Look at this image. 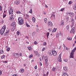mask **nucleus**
Listing matches in <instances>:
<instances>
[{"label":"nucleus","instance_id":"54","mask_svg":"<svg viewBox=\"0 0 76 76\" xmlns=\"http://www.w3.org/2000/svg\"><path fill=\"white\" fill-rule=\"evenodd\" d=\"M34 43L35 44H38V43H37V42L36 41H35Z\"/></svg>","mask_w":76,"mask_h":76},{"label":"nucleus","instance_id":"40","mask_svg":"<svg viewBox=\"0 0 76 76\" xmlns=\"http://www.w3.org/2000/svg\"><path fill=\"white\" fill-rule=\"evenodd\" d=\"M72 1H69V4H72Z\"/></svg>","mask_w":76,"mask_h":76},{"label":"nucleus","instance_id":"36","mask_svg":"<svg viewBox=\"0 0 76 76\" xmlns=\"http://www.w3.org/2000/svg\"><path fill=\"white\" fill-rule=\"evenodd\" d=\"M64 8H61L60 10V11H64Z\"/></svg>","mask_w":76,"mask_h":76},{"label":"nucleus","instance_id":"2","mask_svg":"<svg viewBox=\"0 0 76 76\" xmlns=\"http://www.w3.org/2000/svg\"><path fill=\"white\" fill-rule=\"evenodd\" d=\"M18 23L20 25H22L24 23L23 20L21 17L19 18L18 20Z\"/></svg>","mask_w":76,"mask_h":76},{"label":"nucleus","instance_id":"27","mask_svg":"<svg viewBox=\"0 0 76 76\" xmlns=\"http://www.w3.org/2000/svg\"><path fill=\"white\" fill-rule=\"evenodd\" d=\"M58 60L59 61V62H61V58H58Z\"/></svg>","mask_w":76,"mask_h":76},{"label":"nucleus","instance_id":"37","mask_svg":"<svg viewBox=\"0 0 76 76\" xmlns=\"http://www.w3.org/2000/svg\"><path fill=\"white\" fill-rule=\"evenodd\" d=\"M66 28L67 29H69V25L67 26L66 27Z\"/></svg>","mask_w":76,"mask_h":76},{"label":"nucleus","instance_id":"8","mask_svg":"<svg viewBox=\"0 0 76 76\" xmlns=\"http://www.w3.org/2000/svg\"><path fill=\"white\" fill-rule=\"evenodd\" d=\"M53 54L54 56H56L57 55V52L55 51L54 50H53Z\"/></svg>","mask_w":76,"mask_h":76},{"label":"nucleus","instance_id":"6","mask_svg":"<svg viewBox=\"0 0 76 76\" xmlns=\"http://www.w3.org/2000/svg\"><path fill=\"white\" fill-rule=\"evenodd\" d=\"M48 25L49 26H53V23L51 21H48Z\"/></svg>","mask_w":76,"mask_h":76},{"label":"nucleus","instance_id":"34","mask_svg":"<svg viewBox=\"0 0 76 76\" xmlns=\"http://www.w3.org/2000/svg\"><path fill=\"white\" fill-rule=\"evenodd\" d=\"M47 19L45 18V23H47Z\"/></svg>","mask_w":76,"mask_h":76},{"label":"nucleus","instance_id":"30","mask_svg":"<svg viewBox=\"0 0 76 76\" xmlns=\"http://www.w3.org/2000/svg\"><path fill=\"white\" fill-rule=\"evenodd\" d=\"M36 56L37 57H40V55H39V53H37V54H36Z\"/></svg>","mask_w":76,"mask_h":76},{"label":"nucleus","instance_id":"12","mask_svg":"<svg viewBox=\"0 0 76 76\" xmlns=\"http://www.w3.org/2000/svg\"><path fill=\"white\" fill-rule=\"evenodd\" d=\"M28 48L29 51H32V48L31 47L29 46L28 47Z\"/></svg>","mask_w":76,"mask_h":76},{"label":"nucleus","instance_id":"16","mask_svg":"<svg viewBox=\"0 0 76 76\" xmlns=\"http://www.w3.org/2000/svg\"><path fill=\"white\" fill-rule=\"evenodd\" d=\"M32 20H33V22L34 23V22H35V18L33 17V18H32Z\"/></svg>","mask_w":76,"mask_h":76},{"label":"nucleus","instance_id":"32","mask_svg":"<svg viewBox=\"0 0 76 76\" xmlns=\"http://www.w3.org/2000/svg\"><path fill=\"white\" fill-rule=\"evenodd\" d=\"M72 30L73 31V32H75V28H73Z\"/></svg>","mask_w":76,"mask_h":76},{"label":"nucleus","instance_id":"11","mask_svg":"<svg viewBox=\"0 0 76 76\" xmlns=\"http://www.w3.org/2000/svg\"><path fill=\"white\" fill-rule=\"evenodd\" d=\"M12 26H13V27H15L16 26V24L15 23V22H13V23L12 24Z\"/></svg>","mask_w":76,"mask_h":76},{"label":"nucleus","instance_id":"18","mask_svg":"<svg viewBox=\"0 0 76 76\" xmlns=\"http://www.w3.org/2000/svg\"><path fill=\"white\" fill-rule=\"evenodd\" d=\"M64 69L65 71H66V70H67V67H66V66L64 67Z\"/></svg>","mask_w":76,"mask_h":76},{"label":"nucleus","instance_id":"53","mask_svg":"<svg viewBox=\"0 0 76 76\" xmlns=\"http://www.w3.org/2000/svg\"><path fill=\"white\" fill-rule=\"evenodd\" d=\"M71 22H74V19H72L71 20Z\"/></svg>","mask_w":76,"mask_h":76},{"label":"nucleus","instance_id":"41","mask_svg":"<svg viewBox=\"0 0 76 76\" xmlns=\"http://www.w3.org/2000/svg\"><path fill=\"white\" fill-rule=\"evenodd\" d=\"M43 45H46V44H47V43L45 42L43 43Z\"/></svg>","mask_w":76,"mask_h":76},{"label":"nucleus","instance_id":"25","mask_svg":"<svg viewBox=\"0 0 76 76\" xmlns=\"http://www.w3.org/2000/svg\"><path fill=\"white\" fill-rule=\"evenodd\" d=\"M59 34L61 36L63 35V33L61 32V31H59Z\"/></svg>","mask_w":76,"mask_h":76},{"label":"nucleus","instance_id":"20","mask_svg":"<svg viewBox=\"0 0 76 76\" xmlns=\"http://www.w3.org/2000/svg\"><path fill=\"white\" fill-rule=\"evenodd\" d=\"M67 73H66L65 72H63L62 73V76H65V75H67Z\"/></svg>","mask_w":76,"mask_h":76},{"label":"nucleus","instance_id":"63","mask_svg":"<svg viewBox=\"0 0 76 76\" xmlns=\"http://www.w3.org/2000/svg\"><path fill=\"white\" fill-rule=\"evenodd\" d=\"M43 76H46V75L45 74H43Z\"/></svg>","mask_w":76,"mask_h":76},{"label":"nucleus","instance_id":"15","mask_svg":"<svg viewBox=\"0 0 76 76\" xmlns=\"http://www.w3.org/2000/svg\"><path fill=\"white\" fill-rule=\"evenodd\" d=\"M10 20H13L14 19V18H13V15H11V16L10 18Z\"/></svg>","mask_w":76,"mask_h":76},{"label":"nucleus","instance_id":"4","mask_svg":"<svg viewBox=\"0 0 76 76\" xmlns=\"http://www.w3.org/2000/svg\"><path fill=\"white\" fill-rule=\"evenodd\" d=\"M9 15H12L13 13V10L11 8H10V9L9 11Z\"/></svg>","mask_w":76,"mask_h":76},{"label":"nucleus","instance_id":"43","mask_svg":"<svg viewBox=\"0 0 76 76\" xmlns=\"http://www.w3.org/2000/svg\"><path fill=\"white\" fill-rule=\"evenodd\" d=\"M2 10V7L1 5H0V11Z\"/></svg>","mask_w":76,"mask_h":76},{"label":"nucleus","instance_id":"24","mask_svg":"<svg viewBox=\"0 0 76 76\" xmlns=\"http://www.w3.org/2000/svg\"><path fill=\"white\" fill-rule=\"evenodd\" d=\"M51 18H55V15L52 14L51 15Z\"/></svg>","mask_w":76,"mask_h":76},{"label":"nucleus","instance_id":"31","mask_svg":"<svg viewBox=\"0 0 76 76\" xmlns=\"http://www.w3.org/2000/svg\"><path fill=\"white\" fill-rule=\"evenodd\" d=\"M64 48H65V50H69V48H67L66 46L64 47Z\"/></svg>","mask_w":76,"mask_h":76},{"label":"nucleus","instance_id":"38","mask_svg":"<svg viewBox=\"0 0 76 76\" xmlns=\"http://www.w3.org/2000/svg\"><path fill=\"white\" fill-rule=\"evenodd\" d=\"M17 35H19V34H20V32L19 31H17Z\"/></svg>","mask_w":76,"mask_h":76},{"label":"nucleus","instance_id":"26","mask_svg":"<svg viewBox=\"0 0 76 76\" xmlns=\"http://www.w3.org/2000/svg\"><path fill=\"white\" fill-rule=\"evenodd\" d=\"M29 12V13H31V14H32V9H30Z\"/></svg>","mask_w":76,"mask_h":76},{"label":"nucleus","instance_id":"39","mask_svg":"<svg viewBox=\"0 0 76 76\" xmlns=\"http://www.w3.org/2000/svg\"><path fill=\"white\" fill-rule=\"evenodd\" d=\"M16 13H17V14H19V13H20V11H17L16 12Z\"/></svg>","mask_w":76,"mask_h":76},{"label":"nucleus","instance_id":"58","mask_svg":"<svg viewBox=\"0 0 76 76\" xmlns=\"http://www.w3.org/2000/svg\"><path fill=\"white\" fill-rule=\"evenodd\" d=\"M26 17H27V18H29V15L27 14L26 15Z\"/></svg>","mask_w":76,"mask_h":76},{"label":"nucleus","instance_id":"55","mask_svg":"<svg viewBox=\"0 0 76 76\" xmlns=\"http://www.w3.org/2000/svg\"><path fill=\"white\" fill-rule=\"evenodd\" d=\"M42 63H41V62H40V66H42Z\"/></svg>","mask_w":76,"mask_h":76},{"label":"nucleus","instance_id":"13","mask_svg":"<svg viewBox=\"0 0 76 76\" xmlns=\"http://www.w3.org/2000/svg\"><path fill=\"white\" fill-rule=\"evenodd\" d=\"M57 68H56L53 67L52 69L53 72H56L57 71Z\"/></svg>","mask_w":76,"mask_h":76},{"label":"nucleus","instance_id":"35","mask_svg":"<svg viewBox=\"0 0 76 76\" xmlns=\"http://www.w3.org/2000/svg\"><path fill=\"white\" fill-rule=\"evenodd\" d=\"M74 31H72V30H71L70 32V33H72L73 34H74Z\"/></svg>","mask_w":76,"mask_h":76},{"label":"nucleus","instance_id":"45","mask_svg":"<svg viewBox=\"0 0 76 76\" xmlns=\"http://www.w3.org/2000/svg\"><path fill=\"white\" fill-rule=\"evenodd\" d=\"M33 56V55L31 54L30 56H29V58H31L32 57V56Z\"/></svg>","mask_w":76,"mask_h":76},{"label":"nucleus","instance_id":"10","mask_svg":"<svg viewBox=\"0 0 76 76\" xmlns=\"http://www.w3.org/2000/svg\"><path fill=\"white\" fill-rule=\"evenodd\" d=\"M20 73H23L24 72V69H21L20 70Z\"/></svg>","mask_w":76,"mask_h":76},{"label":"nucleus","instance_id":"56","mask_svg":"<svg viewBox=\"0 0 76 76\" xmlns=\"http://www.w3.org/2000/svg\"><path fill=\"white\" fill-rule=\"evenodd\" d=\"M35 69H37V66H36L34 67Z\"/></svg>","mask_w":76,"mask_h":76},{"label":"nucleus","instance_id":"3","mask_svg":"<svg viewBox=\"0 0 76 76\" xmlns=\"http://www.w3.org/2000/svg\"><path fill=\"white\" fill-rule=\"evenodd\" d=\"M13 55L14 57L15 58H19V55L18 53H14Z\"/></svg>","mask_w":76,"mask_h":76},{"label":"nucleus","instance_id":"62","mask_svg":"<svg viewBox=\"0 0 76 76\" xmlns=\"http://www.w3.org/2000/svg\"><path fill=\"white\" fill-rule=\"evenodd\" d=\"M48 72H47L46 74V76H48Z\"/></svg>","mask_w":76,"mask_h":76},{"label":"nucleus","instance_id":"21","mask_svg":"<svg viewBox=\"0 0 76 76\" xmlns=\"http://www.w3.org/2000/svg\"><path fill=\"white\" fill-rule=\"evenodd\" d=\"M73 9H74V10H76V5H75L73 7Z\"/></svg>","mask_w":76,"mask_h":76},{"label":"nucleus","instance_id":"14","mask_svg":"<svg viewBox=\"0 0 76 76\" xmlns=\"http://www.w3.org/2000/svg\"><path fill=\"white\" fill-rule=\"evenodd\" d=\"M66 14H67V15H68V14H69V15H73V12H67L66 13Z\"/></svg>","mask_w":76,"mask_h":76},{"label":"nucleus","instance_id":"59","mask_svg":"<svg viewBox=\"0 0 76 76\" xmlns=\"http://www.w3.org/2000/svg\"><path fill=\"white\" fill-rule=\"evenodd\" d=\"M61 54H60L59 55V58H61Z\"/></svg>","mask_w":76,"mask_h":76},{"label":"nucleus","instance_id":"19","mask_svg":"<svg viewBox=\"0 0 76 76\" xmlns=\"http://www.w3.org/2000/svg\"><path fill=\"white\" fill-rule=\"evenodd\" d=\"M0 53L1 54H2L4 53V51H3V50H0Z\"/></svg>","mask_w":76,"mask_h":76},{"label":"nucleus","instance_id":"46","mask_svg":"<svg viewBox=\"0 0 76 76\" xmlns=\"http://www.w3.org/2000/svg\"><path fill=\"white\" fill-rule=\"evenodd\" d=\"M20 57H22V53H20Z\"/></svg>","mask_w":76,"mask_h":76},{"label":"nucleus","instance_id":"5","mask_svg":"<svg viewBox=\"0 0 76 76\" xmlns=\"http://www.w3.org/2000/svg\"><path fill=\"white\" fill-rule=\"evenodd\" d=\"M53 53V50H50L48 52V54L50 56H52Z\"/></svg>","mask_w":76,"mask_h":76},{"label":"nucleus","instance_id":"23","mask_svg":"<svg viewBox=\"0 0 76 76\" xmlns=\"http://www.w3.org/2000/svg\"><path fill=\"white\" fill-rule=\"evenodd\" d=\"M61 25H62V26H63L64 25V21H62L61 24Z\"/></svg>","mask_w":76,"mask_h":76},{"label":"nucleus","instance_id":"60","mask_svg":"<svg viewBox=\"0 0 76 76\" xmlns=\"http://www.w3.org/2000/svg\"><path fill=\"white\" fill-rule=\"evenodd\" d=\"M63 47L64 48L66 47V46H65V45H64V44H63Z\"/></svg>","mask_w":76,"mask_h":76},{"label":"nucleus","instance_id":"48","mask_svg":"<svg viewBox=\"0 0 76 76\" xmlns=\"http://www.w3.org/2000/svg\"><path fill=\"white\" fill-rule=\"evenodd\" d=\"M2 74V72H1V70H0V75H1Z\"/></svg>","mask_w":76,"mask_h":76},{"label":"nucleus","instance_id":"57","mask_svg":"<svg viewBox=\"0 0 76 76\" xmlns=\"http://www.w3.org/2000/svg\"><path fill=\"white\" fill-rule=\"evenodd\" d=\"M72 25H75V23H74V22H72Z\"/></svg>","mask_w":76,"mask_h":76},{"label":"nucleus","instance_id":"50","mask_svg":"<svg viewBox=\"0 0 76 76\" xmlns=\"http://www.w3.org/2000/svg\"><path fill=\"white\" fill-rule=\"evenodd\" d=\"M7 34L9 33V31L8 30L7 32H6Z\"/></svg>","mask_w":76,"mask_h":76},{"label":"nucleus","instance_id":"49","mask_svg":"<svg viewBox=\"0 0 76 76\" xmlns=\"http://www.w3.org/2000/svg\"><path fill=\"white\" fill-rule=\"evenodd\" d=\"M45 48H43V49L42 50V51H45Z\"/></svg>","mask_w":76,"mask_h":76},{"label":"nucleus","instance_id":"42","mask_svg":"<svg viewBox=\"0 0 76 76\" xmlns=\"http://www.w3.org/2000/svg\"><path fill=\"white\" fill-rule=\"evenodd\" d=\"M12 31H15V28L13 27L12 28Z\"/></svg>","mask_w":76,"mask_h":76},{"label":"nucleus","instance_id":"33","mask_svg":"<svg viewBox=\"0 0 76 76\" xmlns=\"http://www.w3.org/2000/svg\"><path fill=\"white\" fill-rule=\"evenodd\" d=\"M49 34H50V33H49V32H48L47 34V36L48 37V36H49Z\"/></svg>","mask_w":76,"mask_h":76},{"label":"nucleus","instance_id":"7","mask_svg":"<svg viewBox=\"0 0 76 76\" xmlns=\"http://www.w3.org/2000/svg\"><path fill=\"white\" fill-rule=\"evenodd\" d=\"M45 60V62L46 63V64H48V57L47 56H45L44 57Z\"/></svg>","mask_w":76,"mask_h":76},{"label":"nucleus","instance_id":"51","mask_svg":"<svg viewBox=\"0 0 76 76\" xmlns=\"http://www.w3.org/2000/svg\"><path fill=\"white\" fill-rule=\"evenodd\" d=\"M6 14H4V16H3V18H5V17H6Z\"/></svg>","mask_w":76,"mask_h":76},{"label":"nucleus","instance_id":"64","mask_svg":"<svg viewBox=\"0 0 76 76\" xmlns=\"http://www.w3.org/2000/svg\"><path fill=\"white\" fill-rule=\"evenodd\" d=\"M26 38H27V39H28V38H29V37L28 36H26Z\"/></svg>","mask_w":76,"mask_h":76},{"label":"nucleus","instance_id":"28","mask_svg":"<svg viewBox=\"0 0 76 76\" xmlns=\"http://www.w3.org/2000/svg\"><path fill=\"white\" fill-rule=\"evenodd\" d=\"M5 57V55H3L1 57V58L2 59H3Z\"/></svg>","mask_w":76,"mask_h":76},{"label":"nucleus","instance_id":"61","mask_svg":"<svg viewBox=\"0 0 76 76\" xmlns=\"http://www.w3.org/2000/svg\"><path fill=\"white\" fill-rule=\"evenodd\" d=\"M2 62H3V63H7V61H3Z\"/></svg>","mask_w":76,"mask_h":76},{"label":"nucleus","instance_id":"9","mask_svg":"<svg viewBox=\"0 0 76 76\" xmlns=\"http://www.w3.org/2000/svg\"><path fill=\"white\" fill-rule=\"evenodd\" d=\"M20 3V2H19L18 1H16L15 2V4L16 5H18V4H19Z\"/></svg>","mask_w":76,"mask_h":76},{"label":"nucleus","instance_id":"29","mask_svg":"<svg viewBox=\"0 0 76 76\" xmlns=\"http://www.w3.org/2000/svg\"><path fill=\"white\" fill-rule=\"evenodd\" d=\"M10 48H8L7 49V51H10Z\"/></svg>","mask_w":76,"mask_h":76},{"label":"nucleus","instance_id":"22","mask_svg":"<svg viewBox=\"0 0 76 76\" xmlns=\"http://www.w3.org/2000/svg\"><path fill=\"white\" fill-rule=\"evenodd\" d=\"M67 39H68V40H69V41H71V40L72 39V38L68 37H67Z\"/></svg>","mask_w":76,"mask_h":76},{"label":"nucleus","instance_id":"44","mask_svg":"<svg viewBox=\"0 0 76 76\" xmlns=\"http://www.w3.org/2000/svg\"><path fill=\"white\" fill-rule=\"evenodd\" d=\"M26 26H28V27H29V25L27 23H26Z\"/></svg>","mask_w":76,"mask_h":76},{"label":"nucleus","instance_id":"47","mask_svg":"<svg viewBox=\"0 0 76 76\" xmlns=\"http://www.w3.org/2000/svg\"><path fill=\"white\" fill-rule=\"evenodd\" d=\"M67 60H68L67 59H65L64 60V61L65 62H67Z\"/></svg>","mask_w":76,"mask_h":76},{"label":"nucleus","instance_id":"17","mask_svg":"<svg viewBox=\"0 0 76 76\" xmlns=\"http://www.w3.org/2000/svg\"><path fill=\"white\" fill-rule=\"evenodd\" d=\"M56 30H57V28H54V29H53V30L52 31V32H55L56 31Z\"/></svg>","mask_w":76,"mask_h":76},{"label":"nucleus","instance_id":"52","mask_svg":"<svg viewBox=\"0 0 76 76\" xmlns=\"http://www.w3.org/2000/svg\"><path fill=\"white\" fill-rule=\"evenodd\" d=\"M7 34L6 32H5L4 34V36H6L7 35Z\"/></svg>","mask_w":76,"mask_h":76},{"label":"nucleus","instance_id":"1","mask_svg":"<svg viewBox=\"0 0 76 76\" xmlns=\"http://www.w3.org/2000/svg\"><path fill=\"white\" fill-rule=\"evenodd\" d=\"M6 26H4L2 27V28L0 30V33L1 35H3V34L4 33V32L5 31V30H6Z\"/></svg>","mask_w":76,"mask_h":76}]
</instances>
